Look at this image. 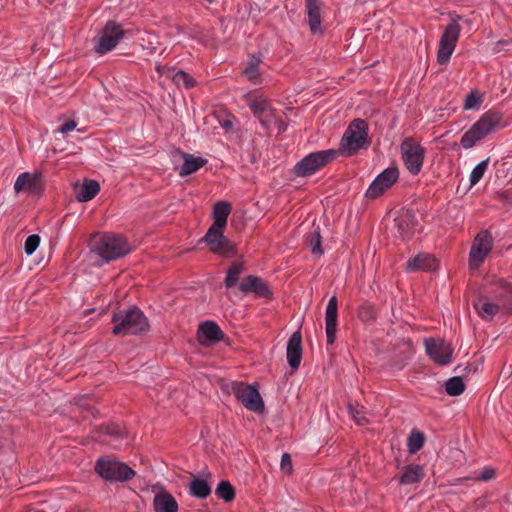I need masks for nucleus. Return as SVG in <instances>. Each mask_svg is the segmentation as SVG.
<instances>
[{"mask_svg": "<svg viewBox=\"0 0 512 512\" xmlns=\"http://www.w3.org/2000/svg\"><path fill=\"white\" fill-rule=\"evenodd\" d=\"M504 126L502 113L497 110H489L481 115L478 121L463 134L460 144L464 149H470L487 135Z\"/></svg>", "mask_w": 512, "mask_h": 512, "instance_id": "f257e3e1", "label": "nucleus"}, {"mask_svg": "<svg viewBox=\"0 0 512 512\" xmlns=\"http://www.w3.org/2000/svg\"><path fill=\"white\" fill-rule=\"evenodd\" d=\"M112 322V333L117 336L136 335L146 332L149 328L146 316L137 307L119 310L113 314Z\"/></svg>", "mask_w": 512, "mask_h": 512, "instance_id": "f03ea898", "label": "nucleus"}, {"mask_svg": "<svg viewBox=\"0 0 512 512\" xmlns=\"http://www.w3.org/2000/svg\"><path fill=\"white\" fill-rule=\"evenodd\" d=\"M91 250L102 259L110 262L125 256L131 249L126 239L121 235L107 233L92 240Z\"/></svg>", "mask_w": 512, "mask_h": 512, "instance_id": "7ed1b4c3", "label": "nucleus"}, {"mask_svg": "<svg viewBox=\"0 0 512 512\" xmlns=\"http://www.w3.org/2000/svg\"><path fill=\"white\" fill-rule=\"evenodd\" d=\"M368 125L365 120H353L345 130L340 142L338 154L350 156L361 148L367 147Z\"/></svg>", "mask_w": 512, "mask_h": 512, "instance_id": "20e7f679", "label": "nucleus"}, {"mask_svg": "<svg viewBox=\"0 0 512 512\" xmlns=\"http://www.w3.org/2000/svg\"><path fill=\"white\" fill-rule=\"evenodd\" d=\"M337 156L338 150L336 149L312 152L294 166L293 172L298 177L311 176L332 162Z\"/></svg>", "mask_w": 512, "mask_h": 512, "instance_id": "39448f33", "label": "nucleus"}, {"mask_svg": "<svg viewBox=\"0 0 512 512\" xmlns=\"http://www.w3.org/2000/svg\"><path fill=\"white\" fill-rule=\"evenodd\" d=\"M462 19L463 18L459 15H453L440 37L437 51V61L441 65L447 64L449 62L456 48L461 32L459 21Z\"/></svg>", "mask_w": 512, "mask_h": 512, "instance_id": "423d86ee", "label": "nucleus"}, {"mask_svg": "<svg viewBox=\"0 0 512 512\" xmlns=\"http://www.w3.org/2000/svg\"><path fill=\"white\" fill-rule=\"evenodd\" d=\"M401 158L412 175H418L423 167L426 149L413 137H406L400 146Z\"/></svg>", "mask_w": 512, "mask_h": 512, "instance_id": "0eeeda50", "label": "nucleus"}, {"mask_svg": "<svg viewBox=\"0 0 512 512\" xmlns=\"http://www.w3.org/2000/svg\"><path fill=\"white\" fill-rule=\"evenodd\" d=\"M96 472L108 481H127L135 476V471L123 462L110 458L99 459L95 465Z\"/></svg>", "mask_w": 512, "mask_h": 512, "instance_id": "6e6552de", "label": "nucleus"}, {"mask_svg": "<svg viewBox=\"0 0 512 512\" xmlns=\"http://www.w3.org/2000/svg\"><path fill=\"white\" fill-rule=\"evenodd\" d=\"M223 227L211 225L202 241L206 243L212 253L222 257H231L236 254L235 246L224 236Z\"/></svg>", "mask_w": 512, "mask_h": 512, "instance_id": "1a4fd4ad", "label": "nucleus"}, {"mask_svg": "<svg viewBox=\"0 0 512 512\" xmlns=\"http://www.w3.org/2000/svg\"><path fill=\"white\" fill-rule=\"evenodd\" d=\"M493 248V238L489 231L479 232L470 249L469 268L471 270L478 269L484 262L485 258Z\"/></svg>", "mask_w": 512, "mask_h": 512, "instance_id": "9d476101", "label": "nucleus"}, {"mask_svg": "<svg viewBox=\"0 0 512 512\" xmlns=\"http://www.w3.org/2000/svg\"><path fill=\"white\" fill-rule=\"evenodd\" d=\"M231 390L246 409L256 413L264 410V402L255 387L243 382H233Z\"/></svg>", "mask_w": 512, "mask_h": 512, "instance_id": "9b49d317", "label": "nucleus"}, {"mask_svg": "<svg viewBox=\"0 0 512 512\" xmlns=\"http://www.w3.org/2000/svg\"><path fill=\"white\" fill-rule=\"evenodd\" d=\"M124 35L125 31L119 23L108 21L101 31L95 51L101 55L110 52L123 39Z\"/></svg>", "mask_w": 512, "mask_h": 512, "instance_id": "f8f14e48", "label": "nucleus"}, {"mask_svg": "<svg viewBox=\"0 0 512 512\" xmlns=\"http://www.w3.org/2000/svg\"><path fill=\"white\" fill-rule=\"evenodd\" d=\"M399 171L397 167H388L382 171L370 184L365 195L367 198L376 199L398 180Z\"/></svg>", "mask_w": 512, "mask_h": 512, "instance_id": "ddd939ff", "label": "nucleus"}, {"mask_svg": "<svg viewBox=\"0 0 512 512\" xmlns=\"http://www.w3.org/2000/svg\"><path fill=\"white\" fill-rule=\"evenodd\" d=\"M425 351L429 358L441 366L451 363L453 348L446 341L439 338L425 340Z\"/></svg>", "mask_w": 512, "mask_h": 512, "instance_id": "4468645a", "label": "nucleus"}, {"mask_svg": "<svg viewBox=\"0 0 512 512\" xmlns=\"http://www.w3.org/2000/svg\"><path fill=\"white\" fill-rule=\"evenodd\" d=\"M151 492L154 495V512H178L179 505L177 500L161 484L152 485Z\"/></svg>", "mask_w": 512, "mask_h": 512, "instance_id": "2eb2a0df", "label": "nucleus"}, {"mask_svg": "<svg viewBox=\"0 0 512 512\" xmlns=\"http://www.w3.org/2000/svg\"><path fill=\"white\" fill-rule=\"evenodd\" d=\"M239 290L243 293H253L256 297L271 299L273 293L268 283L259 276L249 275L239 284Z\"/></svg>", "mask_w": 512, "mask_h": 512, "instance_id": "dca6fc26", "label": "nucleus"}, {"mask_svg": "<svg viewBox=\"0 0 512 512\" xmlns=\"http://www.w3.org/2000/svg\"><path fill=\"white\" fill-rule=\"evenodd\" d=\"M338 317V301L336 296H332L326 306L325 311V331L328 344H333L336 338Z\"/></svg>", "mask_w": 512, "mask_h": 512, "instance_id": "f3484780", "label": "nucleus"}, {"mask_svg": "<svg viewBox=\"0 0 512 512\" xmlns=\"http://www.w3.org/2000/svg\"><path fill=\"white\" fill-rule=\"evenodd\" d=\"M223 337V331L215 322H203L198 328L197 338L199 343L203 346H210L216 342H219L223 339Z\"/></svg>", "mask_w": 512, "mask_h": 512, "instance_id": "a211bd4d", "label": "nucleus"}, {"mask_svg": "<svg viewBox=\"0 0 512 512\" xmlns=\"http://www.w3.org/2000/svg\"><path fill=\"white\" fill-rule=\"evenodd\" d=\"M286 356L291 369H298L302 360V335L300 330L295 331L289 338Z\"/></svg>", "mask_w": 512, "mask_h": 512, "instance_id": "6ab92c4d", "label": "nucleus"}, {"mask_svg": "<svg viewBox=\"0 0 512 512\" xmlns=\"http://www.w3.org/2000/svg\"><path fill=\"white\" fill-rule=\"evenodd\" d=\"M41 189L40 177L28 172L20 174L14 184V190L17 193L25 190L32 195H39Z\"/></svg>", "mask_w": 512, "mask_h": 512, "instance_id": "aec40b11", "label": "nucleus"}, {"mask_svg": "<svg viewBox=\"0 0 512 512\" xmlns=\"http://www.w3.org/2000/svg\"><path fill=\"white\" fill-rule=\"evenodd\" d=\"M248 106L264 125L268 124L274 116V110L270 102L262 96L251 99Z\"/></svg>", "mask_w": 512, "mask_h": 512, "instance_id": "412c9836", "label": "nucleus"}, {"mask_svg": "<svg viewBox=\"0 0 512 512\" xmlns=\"http://www.w3.org/2000/svg\"><path fill=\"white\" fill-rule=\"evenodd\" d=\"M437 267L436 259L429 254H418L411 258L406 264V270L414 271H433Z\"/></svg>", "mask_w": 512, "mask_h": 512, "instance_id": "4be33fe9", "label": "nucleus"}, {"mask_svg": "<svg viewBox=\"0 0 512 512\" xmlns=\"http://www.w3.org/2000/svg\"><path fill=\"white\" fill-rule=\"evenodd\" d=\"M308 24L313 34L320 33L321 29V2L319 0H306Z\"/></svg>", "mask_w": 512, "mask_h": 512, "instance_id": "5701e85b", "label": "nucleus"}, {"mask_svg": "<svg viewBox=\"0 0 512 512\" xmlns=\"http://www.w3.org/2000/svg\"><path fill=\"white\" fill-rule=\"evenodd\" d=\"M100 191V185L95 180H85L82 185L75 188L76 198L80 202L93 199Z\"/></svg>", "mask_w": 512, "mask_h": 512, "instance_id": "b1692460", "label": "nucleus"}, {"mask_svg": "<svg viewBox=\"0 0 512 512\" xmlns=\"http://www.w3.org/2000/svg\"><path fill=\"white\" fill-rule=\"evenodd\" d=\"M423 477L424 472L420 465H407L399 476V482L403 485H411L420 482Z\"/></svg>", "mask_w": 512, "mask_h": 512, "instance_id": "393cba45", "label": "nucleus"}, {"mask_svg": "<svg viewBox=\"0 0 512 512\" xmlns=\"http://www.w3.org/2000/svg\"><path fill=\"white\" fill-rule=\"evenodd\" d=\"M184 163L180 168L179 174L180 176H187L202 168L206 160L201 157H194L191 154L183 153Z\"/></svg>", "mask_w": 512, "mask_h": 512, "instance_id": "a878e982", "label": "nucleus"}, {"mask_svg": "<svg viewBox=\"0 0 512 512\" xmlns=\"http://www.w3.org/2000/svg\"><path fill=\"white\" fill-rule=\"evenodd\" d=\"M231 212V205L226 201H218L213 208L214 222L212 225L225 228Z\"/></svg>", "mask_w": 512, "mask_h": 512, "instance_id": "bb28decb", "label": "nucleus"}, {"mask_svg": "<svg viewBox=\"0 0 512 512\" xmlns=\"http://www.w3.org/2000/svg\"><path fill=\"white\" fill-rule=\"evenodd\" d=\"M474 308L478 315L486 321L492 320L500 310V307L497 304L485 300L475 302Z\"/></svg>", "mask_w": 512, "mask_h": 512, "instance_id": "cd10ccee", "label": "nucleus"}, {"mask_svg": "<svg viewBox=\"0 0 512 512\" xmlns=\"http://www.w3.org/2000/svg\"><path fill=\"white\" fill-rule=\"evenodd\" d=\"M189 493L199 499H205L211 494V485L207 480L194 478L189 486Z\"/></svg>", "mask_w": 512, "mask_h": 512, "instance_id": "c85d7f7f", "label": "nucleus"}, {"mask_svg": "<svg viewBox=\"0 0 512 512\" xmlns=\"http://www.w3.org/2000/svg\"><path fill=\"white\" fill-rule=\"evenodd\" d=\"M244 271V264L240 261H234L230 264L227 269L226 277L224 279V285L227 288L234 287L239 281L240 275Z\"/></svg>", "mask_w": 512, "mask_h": 512, "instance_id": "c756f323", "label": "nucleus"}, {"mask_svg": "<svg viewBox=\"0 0 512 512\" xmlns=\"http://www.w3.org/2000/svg\"><path fill=\"white\" fill-rule=\"evenodd\" d=\"M261 63V59L256 56H252L244 69V75L254 84L260 82V74H259V65Z\"/></svg>", "mask_w": 512, "mask_h": 512, "instance_id": "7c9ffc66", "label": "nucleus"}, {"mask_svg": "<svg viewBox=\"0 0 512 512\" xmlns=\"http://www.w3.org/2000/svg\"><path fill=\"white\" fill-rule=\"evenodd\" d=\"M305 242L314 255L321 256L323 254L319 228L314 229L313 231L306 234Z\"/></svg>", "mask_w": 512, "mask_h": 512, "instance_id": "2f4dec72", "label": "nucleus"}, {"mask_svg": "<svg viewBox=\"0 0 512 512\" xmlns=\"http://www.w3.org/2000/svg\"><path fill=\"white\" fill-rule=\"evenodd\" d=\"M425 443V436L418 430H412L408 436L407 446L410 453L419 451Z\"/></svg>", "mask_w": 512, "mask_h": 512, "instance_id": "473e14b6", "label": "nucleus"}, {"mask_svg": "<svg viewBox=\"0 0 512 512\" xmlns=\"http://www.w3.org/2000/svg\"><path fill=\"white\" fill-rule=\"evenodd\" d=\"M215 494L225 502H231L235 498V490L229 481H221L215 490Z\"/></svg>", "mask_w": 512, "mask_h": 512, "instance_id": "72a5a7b5", "label": "nucleus"}, {"mask_svg": "<svg viewBox=\"0 0 512 512\" xmlns=\"http://www.w3.org/2000/svg\"><path fill=\"white\" fill-rule=\"evenodd\" d=\"M168 72H173L172 75H168L169 77L172 78V81L177 85V86H183L185 88H191L194 86V80L193 78L187 74L186 72L184 71H177V72H174L173 70L171 69H167Z\"/></svg>", "mask_w": 512, "mask_h": 512, "instance_id": "f704fd0d", "label": "nucleus"}, {"mask_svg": "<svg viewBox=\"0 0 512 512\" xmlns=\"http://www.w3.org/2000/svg\"><path fill=\"white\" fill-rule=\"evenodd\" d=\"M464 389L465 385L461 377H452L445 384L446 393L450 396H458Z\"/></svg>", "mask_w": 512, "mask_h": 512, "instance_id": "c9c22d12", "label": "nucleus"}, {"mask_svg": "<svg viewBox=\"0 0 512 512\" xmlns=\"http://www.w3.org/2000/svg\"><path fill=\"white\" fill-rule=\"evenodd\" d=\"M358 316L361 321L371 323L376 320L377 309L370 303H365L359 307Z\"/></svg>", "mask_w": 512, "mask_h": 512, "instance_id": "e433bc0d", "label": "nucleus"}, {"mask_svg": "<svg viewBox=\"0 0 512 512\" xmlns=\"http://www.w3.org/2000/svg\"><path fill=\"white\" fill-rule=\"evenodd\" d=\"M488 164L489 158L481 161L473 168L469 178L471 186L476 185L482 179L488 168Z\"/></svg>", "mask_w": 512, "mask_h": 512, "instance_id": "4c0bfd02", "label": "nucleus"}, {"mask_svg": "<svg viewBox=\"0 0 512 512\" xmlns=\"http://www.w3.org/2000/svg\"><path fill=\"white\" fill-rule=\"evenodd\" d=\"M348 411L351 418L360 426L366 425L368 420L365 416V411L363 407L354 406L352 404L348 405Z\"/></svg>", "mask_w": 512, "mask_h": 512, "instance_id": "58836bf2", "label": "nucleus"}, {"mask_svg": "<svg viewBox=\"0 0 512 512\" xmlns=\"http://www.w3.org/2000/svg\"><path fill=\"white\" fill-rule=\"evenodd\" d=\"M100 429L103 434L111 435L116 438H122L124 434L121 425L115 423L102 425Z\"/></svg>", "mask_w": 512, "mask_h": 512, "instance_id": "ea45409f", "label": "nucleus"}, {"mask_svg": "<svg viewBox=\"0 0 512 512\" xmlns=\"http://www.w3.org/2000/svg\"><path fill=\"white\" fill-rule=\"evenodd\" d=\"M40 244V237L37 234L30 235L24 245V250L27 255H32Z\"/></svg>", "mask_w": 512, "mask_h": 512, "instance_id": "a19ab883", "label": "nucleus"}, {"mask_svg": "<svg viewBox=\"0 0 512 512\" xmlns=\"http://www.w3.org/2000/svg\"><path fill=\"white\" fill-rule=\"evenodd\" d=\"M481 102V96L478 95L476 92H471L470 94L467 95L465 99L464 108L467 110L474 109L478 107L481 104Z\"/></svg>", "mask_w": 512, "mask_h": 512, "instance_id": "79ce46f5", "label": "nucleus"}, {"mask_svg": "<svg viewBox=\"0 0 512 512\" xmlns=\"http://www.w3.org/2000/svg\"><path fill=\"white\" fill-rule=\"evenodd\" d=\"M280 466L281 470L285 473H290L292 471V460L288 453H284L282 455Z\"/></svg>", "mask_w": 512, "mask_h": 512, "instance_id": "37998d69", "label": "nucleus"}, {"mask_svg": "<svg viewBox=\"0 0 512 512\" xmlns=\"http://www.w3.org/2000/svg\"><path fill=\"white\" fill-rule=\"evenodd\" d=\"M76 126L77 123L74 120H69L58 129V132L66 134L70 131H73L76 128Z\"/></svg>", "mask_w": 512, "mask_h": 512, "instance_id": "c03bdc74", "label": "nucleus"}, {"mask_svg": "<svg viewBox=\"0 0 512 512\" xmlns=\"http://www.w3.org/2000/svg\"><path fill=\"white\" fill-rule=\"evenodd\" d=\"M495 476V471L492 468H484L480 474V479L483 481H488Z\"/></svg>", "mask_w": 512, "mask_h": 512, "instance_id": "a18cd8bd", "label": "nucleus"}, {"mask_svg": "<svg viewBox=\"0 0 512 512\" xmlns=\"http://www.w3.org/2000/svg\"><path fill=\"white\" fill-rule=\"evenodd\" d=\"M165 69H166L165 67H160V66L157 67L158 72L161 73V74L163 73V71Z\"/></svg>", "mask_w": 512, "mask_h": 512, "instance_id": "49530a36", "label": "nucleus"}, {"mask_svg": "<svg viewBox=\"0 0 512 512\" xmlns=\"http://www.w3.org/2000/svg\"><path fill=\"white\" fill-rule=\"evenodd\" d=\"M225 127H230L231 126V123L229 121L225 122Z\"/></svg>", "mask_w": 512, "mask_h": 512, "instance_id": "de8ad7c7", "label": "nucleus"}]
</instances>
